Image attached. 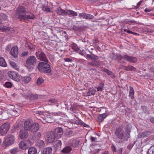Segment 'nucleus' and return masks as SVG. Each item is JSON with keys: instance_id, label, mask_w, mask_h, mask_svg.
<instances>
[{"instance_id": "1", "label": "nucleus", "mask_w": 154, "mask_h": 154, "mask_svg": "<svg viewBox=\"0 0 154 154\" xmlns=\"http://www.w3.org/2000/svg\"><path fill=\"white\" fill-rule=\"evenodd\" d=\"M37 68L38 70L41 72L49 73L51 71L50 65L44 62H39Z\"/></svg>"}, {"instance_id": "2", "label": "nucleus", "mask_w": 154, "mask_h": 154, "mask_svg": "<svg viewBox=\"0 0 154 154\" xmlns=\"http://www.w3.org/2000/svg\"><path fill=\"white\" fill-rule=\"evenodd\" d=\"M28 13L26 8L23 6L18 7L16 10L15 17L17 18L22 20L24 15Z\"/></svg>"}, {"instance_id": "3", "label": "nucleus", "mask_w": 154, "mask_h": 154, "mask_svg": "<svg viewBox=\"0 0 154 154\" xmlns=\"http://www.w3.org/2000/svg\"><path fill=\"white\" fill-rule=\"evenodd\" d=\"M115 57V59L119 60H120L122 58H123L126 60L132 63H135L137 60L136 57L129 56L127 55H124L122 56L120 54H117Z\"/></svg>"}, {"instance_id": "4", "label": "nucleus", "mask_w": 154, "mask_h": 154, "mask_svg": "<svg viewBox=\"0 0 154 154\" xmlns=\"http://www.w3.org/2000/svg\"><path fill=\"white\" fill-rule=\"evenodd\" d=\"M37 59L35 56H31L26 60V66L28 69L32 68L36 63Z\"/></svg>"}, {"instance_id": "5", "label": "nucleus", "mask_w": 154, "mask_h": 154, "mask_svg": "<svg viewBox=\"0 0 154 154\" xmlns=\"http://www.w3.org/2000/svg\"><path fill=\"white\" fill-rule=\"evenodd\" d=\"M35 55L38 59L46 63H48V60L47 57L43 52L38 50L36 52Z\"/></svg>"}, {"instance_id": "6", "label": "nucleus", "mask_w": 154, "mask_h": 154, "mask_svg": "<svg viewBox=\"0 0 154 154\" xmlns=\"http://www.w3.org/2000/svg\"><path fill=\"white\" fill-rule=\"evenodd\" d=\"M15 140L14 136L10 134L8 135L5 138L4 144L5 146H8L13 144Z\"/></svg>"}, {"instance_id": "7", "label": "nucleus", "mask_w": 154, "mask_h": 154, "mask_svg": "<svg viewBox=\"0 0 154 154\" xmlns=\"http://www.w3.org/2000/svg\"><path fill=\"white\" fill-rule=\"evenodd\" d=\"M115 134L117 137L120 140L123 139L124 137V131L120 127L116 128Z\"/></svg>"}, {"instance_id": "8", "label": "nucleus", "mask_w": 154, "mask_h": 154, "mask_svg": "<svg viewBox=\"0 0 154 154\" xmlns=\"http://www.w3.org/2000/svg\"><path fill=\"white\" fill-rule=\"evenodd\" d=\"M10 124L8 123H5L0 127V133L2 135L5 134L9 130Z\"/></svg>"}, {"instance_id": "9", "label": "nucleus", "mask_w": 154, "mask_h": 154, "mask_svg": "<svg viewBox=\"0 0 154 154\" xmlns=\"http://www.w3.org/2000/svg\"><path fill=\"white\" fill-rule=\"evenodd\" d=\"M56 138V137L54 133L51 131L47 134L46 140L48 142L51 143Z\"/></svg>"}, {"instance_id": "10", "label": "nucleus", "mask_w": 154, "mask_h": 154, "mask_svg": "<svg viewBox=\"0 0 154 154\" xmlns=\"http://www.w3.org/2000/svg\"><path fill=\"white\" fill-rule=\"evenodd\" d=\"M9 76L14 80L18 82L20 80V77L19 75L15 72L10 71L8 73Z\"/></svg>"}, {"instance_id": "11", "label": "nucleus", "mask_w": 154, "mask_h": 154, "mask_svg": "<svg viewBox=\"0 0 154 154\" xmlns=\"http://www.w3.org/2000/svg\"><path fill=\"white\" fill-rule=\"evenodd\" d=\"M28 13L25 14L22 18V20H27L29 19L34 20L35 18V17L33 13L30 12L29 11H27Z\"/></svg>"}, {"instance_id": "12", "label": "nucleus", "mask_w": 154, "mask_h": 154, "mask_svg": "<svg viewBox=\"0 0 154 154\" xmlns=\"http://www.w3.org/2000/svg\"><path fill=\"white\" fill-rule=\"evenodd\" d=\"M26 131L25 129L21 130L20 131L19 135L20 139L25 140L27 138L29 135V134L27 131Z\"/></svg>"}, {"instance_id": "13", "label": "nucleus", "mask_w": 154, "mask_h": 154, "mask_svg": "<svg viewBox=\"0 0 154 154\" xmlns=\"http://www.w3.org/2000/svg\"><path fill=\"white\" fill-rule=\"evenodd\" d=\"M39 128V125L38 123L35 122L32 124L29 131L31 132L37 131Z\"/></svg>"}, {"instance_id": "14", "label": "nucleus", "mask_w": 154, "mask_h": 154, "mask_svg": "<svg viewBox=\"0 0 154 154\" xmlns=\"http://www.w3.org/2000/svg\"><path fill=\"white\" fill-rule=\"evenodd\" d=\"M54 133L57 138L58 139L60 138L63 133L62 128L59 127L56 128L55 130V133Z\"/></svg>"}, {"instance_id": "15", "label": "nucleus", "mask_w": 154, "mask_h": 154, "mask_svg": "<svg viewBox=\"0 0 154 154\" xmlns=\"http://www.w3.org/2000/svg\"><path fill=\"white\" fill-rule=\"evenodd\" d=\"M11 54L14 57H17L18 55V48L16 46L13 47L11 51Z\"/></svg>"}, {"instance_id": "16", "label": "nucleus", "mask_w": 154, "mask_h": 154, "mask_svg": "<svg viewBox=\"0 0 154 154\" xmlns=\"http://www.w3.org/2000/svg\"><path fill=\"white\" fill-rule=\"evenodd\" d=\"M32 123H31V121L29 120H26L24 124V128L25 130L29 131L31 126Z\"/></svg>"}, {"instance_id": "17", "label": "nucleus", "mask_w": 154, "mask_h": 154, "mask_svg": "<svg viewBox=\"0 0 154 154\" xmlns=\"http://www.w3.org/2000/svg\"><path fill=\"white\" fill-rule=\"evenodd\" d=\"M79 16L80 17H82L86 19H92L94 17V16L92 15L84 13L80 14L79 15Z\"/></svg>"}, {"instance_id": "18", "label": "nucleus", "mask_w": 154, "mask_h": 154, "mask_svg": "<svg viewBox=\"0 0 154 154\" xmlns=\"http://www.w3.org/2000/svg\"><path fill=\"white\" fill-rule=\"evenodd\" d=\"M19 146L20 148L23 149H26L29 147V146L26 143L23 141H21L19 144Z\"/></svg>"}, {"instance_id": "19", "label": "nucleus", "mask_w": 154, "mask_h": 154, "mask_svg": "<svg viewBox=\"0 0 154 154\" xmlns=\"http://www.w3.org/2000/svg\"><path fill=\"white\" fill-rule=\"evenodd\" d=\"M56 11L58 15L63 16L66 15L67 11L64 10L60 8H58Z\"/></svg>"}, {"instance_id": "20", "label": "nucleus", "mask_w": 154, "mask_h": 154, "mask_svg": "<svg viewBox=\"0 0 154 154\" xmlns=\"http://www.w3.org/2000/svg\"><path fill=\"white\" fill-rule=\"evenodd\" d=\"M88 66H98L100 65V63L98 61H93L88 63Z\"/></svg>"}, {"instance_id": "21", "label": "nucleus", "mask_w": 154, "mask_h": 154, "mask_svg": "<svg viewBox=\"0 0 154 154\" xmlns=\"http://www.w3.org/2000/svg\"><path fill=\"white\" fill-rule=\"evenodd\" d=\"M52 150V148L50 147L45 148L42 151L41 154H51Z\"/></svg>"}, {"instance_id": "22", "label": "nucleus", "mask_w": 154, "mask_h": 154, "mask_svg": "<svg viewBox=\"0 0 154 154\" xmlns=\"http://www.w3.org/2000/svg\"><path fill=\"white\" fill-rule=\"evenodd\" d=\"M107 116V114L106 113H103L98 116L97 117L98 121L100 122H101Z\"/></svg>"}, {"instance_id": "23", "label": "nucleus", "mask_w": 154, "mask_h": 154, "mask_svg": "<svg viewBox=\"0 0 154 154\" xmlns=\"http://www.w3.org/2000/svg\"><path fill=\"white\" fill-rule=\"evenodd\" d=\"M102 71L106 73L108 75H110V77L112 79L115 77L114 74L112 72L109 70L106 69H104L102 70Z\"/></svg>"}, {"instance_id": "24", "label": "nucleus", "mask_w": 154, "mask_h": 154, "mask_svg": "<svg viewBox=\"0 0 154 154\" xmlns=\"http://www.w3.org/2000/svg\"><path fill=\"white\" fill-rule=\"evenodd\" d=\"M37 146L40 148H42L45 146V143L44 141L42 140H40L38 141L36 143Z\"/></svg>"}, {"instance_id": "25", "label": "nucleus", "mask_w": 154, "mask_h": 154, "mask_svg": "<svg viewBox=\"0 0 154 154\" xmlns=\"http://www.w3.org/2000/svg\"><path fill=\"white\" fill-rule=\"evenodd\" d=\"M28 154H37V150L34 147H31L29 149Z\"/></svg>"}, {"instance_id": "26", "label": "nucleus", "mask_w": 154, "mask_h": 154, "mask_svg": "<svg viewBox=\"0 0 154 154\" xmlns=\"http://www.w3.org/2000/svg\"><path fill=\"white\" fill-rule=\"evenodd\" d=\"M7 18V16L4 13H1L0 15V24L3 23V21L6 20Z\"/></svg>"}, {"instance_id": "27", "label": "nucleus", "mask_w": 154, "mask_h": 154, "mask_svg": "<svg viewBox=\"0 0 154 154\" xmlns=\"http://www.w3.org/2000/svg\"><path fill=\"white\" fill-rule=\"evenodd\" d=\"M69 15L72 16H75L77 15V13L76 12L71 10H67L66 12V15Z\"/></svg>"}, {"instance_id": "28", "label": "nucleus", "mask_w": 154, "mask_h": 154, "mask_svg": "<svg viewBox=\"0 0 154 154\" xmlns=\"http://www.w3.org/2000/svg\"><path fill=\"white\" fill-rule=\"evenodd\" d=\"M130 91L129 92V95L131 99H133L134 98V90L132 87L130 86Z\"/></svg>"}, {"instance_id": "29", "label": "nucleus", "mask_w": 154, "mask_h": 154, "mask_svg": "<svg viewBox=\"0 0 154 154\" xmlns=\"http://www.w3.org/2000/svg\"><path fill=\"white\" fill-rule=\"evenodd\" d=\"M22 80L25 83H28L30 81L31 78L30 76H24L22 77Z\"/></svg>"}, {"instance_id": "30", "label": "nucleus", "mask_w": 154, "mask_h": 154, "mask_svg": "<svg viewBox=\"0 0 154 154\" xmlns=\"http://www.w3.org/2000/svg\"><path fill=\"white\" fill-rule=\"evenodd\" d=\"M72 148L70 147L66 146L62 149V151L63 153L67 154L70 152Z\"/></svg>"}, {"instance_id": "31", "label": "nucleus", "mask_w": 154, "mask_h": 154, "mask_svg": "<svg viewBox=\"0 0 154 154\" xmlns=\"http://www.w3.org/2000/svg\"><path fill=\"white\" fill-rule=\"evenodd\" d=\"M151 134V132L147 131L141 133L140 135V137H145Z\"/></svg>"}, {"instance_id": "32", "label": "nucleus", "mask_w": 154, "mask_h": 154, "mask_svg": "<svg viewBox=\"0 0 154 154\" xmlns=\"http://www.w3.org/2000/svg\"><path fill=\"white\" fill-rule=\"evenodd\" d=\"M54 144L56 149H60V148L62 145L61 142L60 140H57L54 143Z\"/></svg>"}, {"instance_id": "33", "label": "nucleus", "mask_w": 154, "mask_h": 154, "mask_svg": "<svg viewBox=\"0 0 154 154\" xmlns=\"http://www.w3.org/2000/svg\"><path fill=\"white\" fill-rule=\"evenodd\" d=\"M0 65L3 67L7 66V64L4 59L2 57H0Z\"/></svg>"}, {"instance_id": "34", "label": "nucleus", "mask_w": 154, "mask_h": 154, "mask_svg": "<svg viewBox=\"0 0 154 154\" xmlns=\"http://www.w3.org/2000/svg\"><path fill=\"white\" fill-rule=\"evenodd\" d=\"M10 64L14 69L18 71H19L20 69L19 67L16 65L15 63L13 61L10 62Z\"/></svg>"}, {"instance_id": "35", "label": "nucleus", "mask_w": 154, "mask_h": 154, "mask_svg": "<svg viewBox=\"0 0 154 154\" xmlns=\"http://www.w3.org/2000/svg\"><path fill=\"white\" fill-rule=\"evenodd\" d=\"M5 32L9 34H12L15 31L14 29L13 28L7 27Z\"/></svg>"}, {"instance_id": "36", "label": "nucleus", "mask_w": 154, "mask_h": 154, "mask_svg": "<svg viewBox=\"0 0 154 154\" xmlns=\"http://www.w3.org/2000/svg\"><path fill=\"white\" fill-rule=\"evenodd\" d=\"M125 69L127 71H135L136 69L131 66H128L126 67H125Z\"/></svg>"}, {"instance_id": "37", "label": "nucleus", "mask_w": 154, "mask_h": 154, "mask_svg": "<svg viewBox=\"0 0 154 154\" xmlns=\"http://www.w3.org/2000/svg\"><path fill=\"white\" fill-rule=\"evenodd\" d=\"M104 85L103 83H101L98 86L97 88V91H102Z\"/></svg>"}, {"instance_id": "38", "label": "nucleus", "mask_w": 154, "mask_h": 154, "mask_svg": "<svg viewBox=\"0 0 154 154\" xmlns=\"http://www.w3.org/2000/svg\"><path fill=\"white\" fill-rule=\"evenodd\" d=\"M32 94L30 91H28L27 93L25 94V97L26 98L30 99Z\"/></svg>"}, {"instance_id": "39", "label": "nucleus", "mask_w": 154, "mask_h": 154, "mask_svg": "<svg viewBox=\"0 0 154 154\" xmlns=\"http://www.w3.org/2000/svg\"><path fill=\"white\" fill-rule=\"evenodd\" d=\"M44 80L41 77L38 78L37 81L36 83L37 85H39L44 82Z\"/></svg>"}, {"instance_id": "40", "label": "nucleus", "mask_w": 154, "mask_h": 154, "mask_svg": "<svg viewBox=\"0 0 154 154\" xmlns=\"http://www.w3.org/2000/svg\"><path fill=\"white\" fill-rule=\"evenodd\" d=\"M75 51H76L78 53L82 55H84L85 54V52L84 51H81L80 49L77 48L75 49Z\"/></svg>"}, {"instance_id": "41", "label": "nucleus", "mask_w": 154, "mask_h": 154, "mask_svg": "<svg viewBox=\"0 0 154 154\" xmlns=\"http://www.w3.org/2000/svg\"><path fill=\"white\" fill-rule=\"evenodd\" d=\"M42 10L47 12H51V9L46 6L43 7Z\"/></svg>"}, {"instance_id": "42", "label": "nucleus", "mask_w": 154, "mask_h": 154, "mask_svg": "<svg viewBox=\"0 0 154 154\" xmlns=\"http://www.w3.org/2000/svg\"><path fill=\"white\" fill-rule=\"evenodd\" d=\"M98 39L96 38H95L93 40V44L95 46H97L98 44Z\"/></svg>"}, {"instance_id": "43", "label": "nucleus", "mask_w": 154, "mask_h": 154, "mask_svg": "<svg viewBox=\"0 0 154 154\" xmlns=\"http://www.w3.org/2000/svg\"><path fill=\"white\" fill-rule=\"evenodd\" d=\"M4 85L5 87L7 88H11L12 86L11 83L10 82H6Z\"/></svg>"}, {"instance_id": "44", "label": "nucleus", "mask_w": 154, "mask_h": 154, "mask_svg": "<svg viewBox=\"0 0 154 154\" xmlns=\"http://www.w3.org/2000/svg\"><path fill=\"white\" fill-rule=\"evenodd\" d=\"M90 93L89 95H94L96 91V90H94V89L93 88H91L89 90Z\"/></svg>"}, {"instance_id": "45", "label": "nucleus", "mask_w": 154, "mask_h": 154, "mask_svg": "<svg viewBox=\"0 0 154 154\" xmlns=\"http://www.w3.org/2000/svg\"><path fill=\"white\" fill-rule=\"evenodd\" d=\"M127 134H126V135L125 136V139H126V140H127L128 138L130 137V133L131 131L129 130H127Z\"/></svg>"}, {"instance_id": "46", "label": "nucleus", "mask_w": 154, "mask_h": 154, "mask_svg": "<svg viewBox=\"0 0 154 154\" xmlns=\"http://www.w3.org/2000/svg\"><path fill=\"white\" fill-rule=\"evenodd\" d=\"M7 27L3 25H0V30L2 32H5Z\"/></svg>"}, {"instance_id": "47", "label": "nucleus", "mask_w": 154, "mask_h": 154, "mask_svg": "<svg viewBox=\"0 0 154 154\" xmlns=\"http://www.w3.org/2000/svg\"><path fill=\"white\" fill-rule=\"evenodd\" d=\"M18 151L17 148H15L10 150V152L12 154H15Z\"/></svg>"}, {"instance_id": "48", "label": "nucleus", "mask_w": 154, "mask_h": 154, "mask_svg": "<svg viewBox=\"0 0 154 154\" xmlns=\"http://www.w3.org/2000/svg\"><path fill=\"white\" fill-rule=\"evenodd\" d=\"M98 59V57L94 54H92L91 55V60H93L94 61H97L96 60Z\"/></svg>"}, {"instance_id": "49", "label": "nucleus", "mask_w": 154, "mask_h": 154, "mask_svg": "<svg viewBox=\"0 0 154 154\" xmlns=\"http://www.w3.org/2000/svg\"><path fill=\"white\" fill-rule=\"evenodd\" d=\"M56 100H51L49 101L48 104L49 105H52V104L56 103Z\"/></svg>"}, {"instance_id": "50", "label": "nucleus", "mask_w": 154, "mask_h": 154, "mask_svg": "<svg viewBox=\"0 0 154 154\" xmlns=\"http://www.w3.org/2000/svg\"><path fill=\"white\" fill-rule=\"evenodd\" d=\"M81 29V27L80 26H74L73 28L72 29L75 31H78L80 29Z\"/></svg>"}, {"instance_id": "51", "label": "nucleus", "mask_w": 154, "mask_h": 154, "mask_svg": "<svg viewBox=\"0 0 154 154\" xmlns=\"http://www.w3.org/2000/svg\"><path fill=\"white\" fill-rule=\"evenodd\" d=\"M38 98V96L37 95H34L32 94L31 96V97L30 98V100H34L35 99H36Z\"/></svg>"}, {"instance_id": "52", "label": "nucleus", "mask_w": 154, "mask_h": 154, "mask_svg": "<svg viewBox=\"0 0 154 154\" xmlns=\"http://www.w3.org/2000/svg\"><path fill=\"white\" fill-rule=\"evenodd\" d=\"M149 153L151 154H154V147H151L149 151Z\"/></svg>"}, {"instance_id": "53", "label": "nucleus", "mask_w": 154, "mask_h": 154, "mask_svg": "<svg viewBox=\"0 0 154 154\" xmlns=\"http://www.w3.org/2000/svg\"><path fill=\"white\" fill-rule=\"evenodd\" d=\"M73 123L74 124L78 125L81 124L82 122L79 120L74 121L73 122Z\"/></svg>"}, {"instance_id": "54", "label": "nucleus", "mask_w": 154, "mask_h": 154, "mask_svg": "<svg viewBox=\"0 0 154 154\" xmlns=\"http://www.w3.org/2000/svg\"><path fill=\"white\" fill-rule=\"evenodd\" d=\"M64 60L66 62H72V60L69 58H65L64 59Z\"/></svg>"}, {"instance_id": "55", "label": "nucleus", "mask_w": 154, "mask_h": 154, "mask_svg": "<svg viewBox=\"0 0 154 154\" xmlns=\"http://www.w3.org/2000/svg\"><path fill=\"white\" fill-rule=\"evenodd\" d=\"M34 112L37 114H38L40 115H42L43 113L42 112L40 111L36 110L34 111Z\"/></svg>"}, {"instance_id": "56", "label": "nucleus", "mask_w": 154, "mask_h": 154, "mask_svg": "<svg viewBox=\"0 0 154 154\" xmlns=\"http://www.w3.org/2000/svg\"><path fill=\"white\" fill-rule=\"evenodd\" d=\"M71 111L73 112H75L76 110L74 108L73 106H71L70 108Z\"/></svg>"}, {"instance_id": "57", "label": "nucleus", "mask_w": 154, "mask_h": 154, "mask_svg": "<svg viewBox=\"0 0 154 154\" xmlns=\"http://www.w3.org/2000/svg\"><path fill=\"white\" fill-rule=\"evenodd\" d=\"M124 31L128 33L134 34V32H132L130 31L129 30H127L126 29H124Z\"/></svg>"}, {"instance_id": "58", "label": "nucleus", "mask_w": 154, "mask_h": 154, "mask_svg": "<svg viewBox=\"0 0 154 154\" xmlns=\"http://www.w3.org/2000/svg\"><path fill=\"white\" fill-rule=\"evenodd\" d=\"M90 139H91V141L92 142H93V141H95L97 139V138L95 137H93L92 136H91Z\"/></svg>"}, {"instance_id": "59", "label": "nucleus", "mask_w": 154, "mask_h": 154, "mask_svg": "<svg viewBox=\"0 0 154 154\" xmlns=\"http://www.w3.org/2000/svg\"><path fill=\"white\" fill-rule=\"evenodd\" d=\"M122 148H120L119 149L118 154H122Z\"/></svg>"}, {"instance_id": "60", "label": "nucleus", "mask_w": 154, "mask_h": 154, "mask_svg": "<svg viewBox=\"0 0 154 154\" xmlns=\"http://www.w3.org/2000/svg\"><path fill=\"white\" fill-rule=\"evenodd\" d=\"M141 108L143 111H145V112H146V107L145 106H141Z\"/></svg>"}, {"instance_id": "61", "label": "nucleus", "mask_w": 154, "mask_h": 154, "mask_svg": "<svg viewBox=\"0 0 154 154\" xmlns=\"http://www.w3.org/2000/svg\"><path fill=\"white\" fill-rule=\"evenodd\" d=\"M28 54V52L27 51H24L22 53V54L24 56H26Z\"/></svg>"}, {"instance_id": "62", "label": "nucleus", "mask_w": 154, "mask_h": 154, "mask_svg": "<svg viewBox=\"0 0 154 154\" xmlns=\"http://www.w3.org/2000/svg\"><path fill=\"white\" fill-rule=\"evenodd\" d=\"M141 1H140L137 4V5L136 7L134 8L135 9H136L140 5L141 3Z\"/></svg>"}, {"instance_id": "63", "label": "nucleus", "mask_w": 154, "mask_h": 154, "mask_svg": "<svg viewBox=\"0 0 154 154\" xmlns=\"http://www.w3.org/2000/svg\"><path fill=\"white\" fill-rule=\"evenodd\" d=\"M150 70L151 72H154V67H151L150 68Z\"/></svg>"}, {"instance_id": "64", "label": "nucleus", "mask_w": 154, "mask_h": 154, "mask_svg": "<svg viewBox=\"0 0 154 154\" xmlns=\"http://www.w3.org/2000/svg\"><path fill=\"white\" fill-rule=\"evenodd\" d=\"M11 48V46H10V45H8L6 47V50L7 51H9L10 50Z\"/></svg>"}]
</instances>
